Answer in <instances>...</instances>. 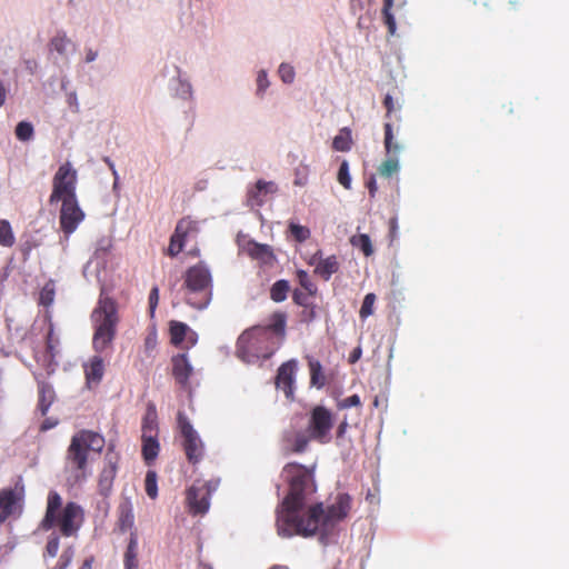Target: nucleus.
I'll return each mask as SVG.
<instances>
[{
	"label": "nucleus",
	"mask_w": 569,
	"mask_h": 569,
	"mask_svg": "<svg viewBox=\"0 0 569 569\" xmlns=\"http://www.w3.org/2000/svg\"><path fill=\"white\" fill-rule=\"evenodd\" d=\"M382 1H383V7H382L381 13H382L383 22L387 26L389 33L395 34L397 26H396L395 17L391 12V9L393 6V0H382Z\"/></svg>",
	"instance_id": "35"
},
{
	"label": "nucleus",
	"mask_w": 569,
	"mask_h": 569,
	"mask_svg": "<svg viewBox=\"0 0 569 569\" xmlns=\"http://www.w3.org/2000/svg\"><path fill=\"white\" fill-rule=\"evenodd\" d=\"M347 427H348L347 421H342V422L339 425V427H338V429H337V437H338V438L343 437V435H345V432H346Z\"/></svg>",
	"instance_id": "57"
},
{
	"label": "nucleus",
	"mask_w": 569,
	"mask_h": 569,
	"mask_svg": "<svg viewBox=\"0 0 569 569\" xmlns=\"http://www.w3.org/2000/svg\"><path fill=\"white\" fill-rule=\"evenodd\" d=\"M138 551V535L136 531H131L128 546L123 555L124 569H139Z\"/></svg>",
	"instance_id": "24"
},
{
	"label": "nucleus",
	"mask_w": 569,
	"mask_h": 569,
	"mask_svg": "<svg viewBox=\"0 0 569 569\" xmlns=\"http://www.w3.org/2000/svg\"><path fill=\"white\" fill-rule=\"evenodd\" d=\"M106 466L99 475L98 488L102 496H108L112 489L118 471L119 456L112 451V447L106 453Z\"/></svg>",
	"instance_id": "16"
},
{
	"label": "nucleus",
	"mask_w": 569,
	"mask_h": 569,
	"mask_svg": "<svg viewBox=\"0 0 569 569\" xmlns=\"http://www.w3.org/2000/svg\"><path fill=\"white\" fill-rule=\"evenodd\" d=\"M69 44L70 40L64 34H57L54 38H52L50 42L52 50L57 51L60 54L66 53Z\"/></svg>",
	"instance_id": "42"
},
{
	"label": "nucleus",
	"mask_w": 569,
	"mask_h": 569,
	"mask_svg": "<svg viewBox=\"0 0 569 569\" xmlns=\"http://www.w3.org/2000/svg\"><path fill=\"white\" fill-rule=\"evenodd\" d=\"M268 87H269V80H268L267 72L264 70H261V71H259L258 77H257V93L263 94V92L267 90Z\"/></svg>",
	"instance_id": "49"
},
{
	"label": "nucleus",
	"mask_w": 569,
	"mask_h": 569,
	"mask_svg": "<svg viewBox=\"0 0 569 569\" xmlns=\"http://www.w3.org/2000/svg\"><path fill=\"white\" fill-rule=\"evenodd\" d=\"M144 489L149 498L156 499L158 497L157 472L149 470L144 479Z\"/></svg>",
	"instance_id": "38"
},
{
	"label": "nucleus",
	"mask_w": 569,
	"mask_h": 569,
	"mask_svg": "<svg viewBox=\"0 0 569 569\" xmlns=\"http://www.w3.org/2000/svg\"><path fill=\"white\" fill-rule=\"evenodd\" d=\"M58 423L57 420H53L51 418H47L40 426V430L41 431H47V430H50L52 429L53 427H56Z\"/></svg>",
	"instance_id": "55"
},
{
	"label": "nucleus",
	"mask_w": 569,
	"mask_h": 569,
	"mask_svg": "<svg viewBox=\"0 0 569 569\" xmlns=\"http://www.w3.org/2000/svg\"><path fill=\"white\" fill-rule=\"evenodd\" d=\"M278 187L273 181H264L259 179L254 187L248 191V201L252 206H262L266 201V197L270 193H276Z\"/></svg>",
	"instance_id": "19"
},
{
	"label": "nucleus",
	"mask_w": 569,
	"mask_h": 569,
	"mask_svg": "<svg viewBox=\"0 0 569 569\" xmlns=\"http://www.w3.org/2000/svg\"><path fill=\"white\" fill-rule=\"evenodd\" d=\"M92 563H93V558L90 557L83 561V563L81 565V567L79 569H91Z\"/></svg>",
	"instance_id": "60"
},
{
	"label": "nucleus",
	"mask_w": 569,
	"mask_h": 569,
	"mask_svg": "<svg viewBox=\"0 0 569 569\" xmlns=\"http://www.w3.org/2000/svg\"><path fill=\"white\" fill-rule=\"evenodd\" d=\"M289 231L293 239L298 242H305L310 238L311 234L310 229L308 227L295 222L289 223Z\"/></svg>",
	"instance_id": "37"
},
{
	"label": "nucleus",
	"mask_w": 569,
	"mask_h": 569,
	"mask_svg": "<svg viewBox=\"0 0 569 569\" xmlns=\"http://www.w3.org/2000/svg\"><path fill=\"white\" fill-rule=\"evenodd\" d=\"M198 233V221L189 216L181 218L171 234L168 254L170 257H177L183 250L184 243L190 239H196Z\"/></svg>",
	"instance_id": "11"
},
{
	"label": "nucleus",
	"mask_w": 569,
	"mask_h": 569,
	"mask_svg": "<svg viewBox=\"0 0 569 569\" xmlns=\"http://www.w3.org/2000/svg\"><path fill=\"white\" fill-rule=\"evenodd\" d=\"M297 370L298 361L296 359H290L278 368L274 378L276 388L283 391L286 398L289 400H293L295 398V381Z\"/></svg>",
	"instance_id": "15"
},
{
	"label": "nucleus",
	"mask_w": 569,
	"mask_h": 569,
	"mask_svg": "<svg viewBox=\"0 0 569 569\" xmlns=\"http://www.w3.org/2000/svg\"><path fill=\"white\" fill-rule=\"evenodd\" d=\"M385 129V150L387 159H385L378 167V172L383 178H391L399 171L398 153L402 147L400 143L393 141V128L390 121H387L383 126Z\"/></svg>",
	"instance_id": "10"
},
{
	"label": "nucleus",
	"mask_w": 569,
	"mask_h": 569,
	"mask_svg": "<svg viewBox=\"0 0 569 569\" xmlns=\"http://www.w3.org/2000/svg\"><path fill=\"white\" fill-rule=\"evenodd\" d=\"M77 170L70 162L61 164L52 179V191L49 197L50 204L64 201V199L77 198Z\"/></svg>",
	"instance_id": "8"
},
{
	"label": "nucleus",
	"mask_w": 569,
	"mask_h": 569,
	"mask_svg": "<svg viewBox=\"0 0 569 569\" xmlns=\"http://www.w3.org/2000/svg\"><path fill=\"white\" fill-rule=\"evenodd\" d=\"M7 91L3 83L0 81V107L4 104Z\"/></svg>",
	"instance_id": "58"
},
{
	"label": "nucleus",
	"mask_w": 569,
	"mask_h": 569,
	"mask_svg": "<svg viewBox=\"0 0 569 569\" xmlns=\"http://www.w3.org/2000/svg\"><path fill=\"white\" fill-rule=\"evenodd\" d=\"M104 443V438L92 430L82 429L71 437L66 452L64 469L71 475L73 483L87 479L90 452L101 453Z\"/></svg>",
	"instance_id": "2"
},
{
	"label": "nucleus",
	"mask_w": 569,
	"mask_h": 569,
	"mask_svg": "<svg viewBox=\"0 0 569 569\" xmlns=\"http://www.w3.org/2000/svg\"><path fill=\"white\" fill-rule=\"evenodd\" d=\"M315 318V307L310 303L309 308H305L302 311V319L306 321H311Z\"/></svg>",
	"instance_id": "54"
},
{
	"label": "nucleus",
	"mask_w": 569,
	"mask_h": 569,
	"mask_svg": "<svg viewBox=\"0 0 569 569\" xmlns=\"http://www.w3.org/2000/svg\"><path fill=\"white\" fill-rule=\"evenodd\" d=\"M523 0H510V4H512L513 7L520 4Z\"/></svg>",
	"instance_id": "63"
},
{
	"label": "nucleus",
	"mask_w": 569,
	"mask_h": 569,
	"mask_svg": "<svg viewBox=\"0 0 569 569\" xmlns=\"http://www.w3.org/2000/svg\"><path fill=\"white\" fill-rule=\"evenodd\" d=\"M97 56H98V53L96 51H93L92 49H89L86 54V61L92 62L96 60Z\"/></svg>",
	"instance_id": "59"
},
{
	"label": "nucleus",
	"mask_w": 569,
	"mask_h": 569,
	"mask_svg": "<svg viewBox=\"0 0 569 569\" xmlns=\"http://www.w3.org/2000/svg\"><path fill=\"white\" fill-rule=\"evenodd\" d=\"M367 188L369 190V194L371 197H375L376 192H377V183H376V179L375 177H371L369 179V181L367 182Z\"/></svg>",
	"instance_id": "56"
},
{
	"label": "nucleus",
	"mask_w": 569,
	"mask_h": 569,
	"mask_svg": "<svg viewBox=\"0 0 569 569\" xmlns=\"http://www.w3.org/2000/svg\"><path fill=\"white\" fill-rule=\"evenodd\" d=\"M118 525L119 529L124 532L133 527L134 516L132 506L129 501L120 503L118 508Z\"/></svg>",
	"instance_id": "30"
},
{
	"label": "nucleus",
	"mask_w": 569,
	"mask_h": 569,
	"mask_svg": "<svg viewBox=\"0 0 569 569\" xmlns=\"http://www.w3.org/2000/svg\"><path fill=\"white\" fill-rule=\"evenodd\" d=\"M280 347L270 329L253 328L243 332L237 342V356L247 363L269 359Z\"/></svg>",
	"instance_id": "5"
},
{
	"label": "nucleus",
	"mask_w": 569,
	"mask_h": 569,
	"mask_svg": "<svg viewBox=\"0 0 569 569\" xmlns=\"http://www.w3.org/2000/svg\"><path fill=\"white\" fill-rule=\"evenodd\" d=\"M157 346V339H156V336H148L146 339H144V348L147 351H152Z\"/></svg>",
	"instance_id": "53"
},
{
	"label": "nucleus",
	"mask_w": 569,
	"mask_h": 569,
	"mask_svg": "<svg viewBox=\"0 0 569 569\" xmlns=\"http://www.w3.org/2000/svg\"><path fill=\"white\" fill-rule=\"evenodd\" d=\"M177 425L182 438L181 446L188 462L191 465L199 463L203 459L206 452L202 439L194 430L183 411L178 412Z\"/></svg>",
	"instance_id": "7"
},
{
	"label": "nucleus",
	"mask_w": 569,
	"mask_h": 569,
	"mask_svg": "<svg viewBox=\"0 0 569 569\" xmlns=\"http://www.w3.org/2000/svg\"><path fill=\"white\" fill-rule=\"evenodd\" d=\"M182 289L189 306L196 309L207 308L212 297V277L209 269L202 263L188 268Z\"/></svg>",
	"instance_id": "6"
},
{
	"label": "nucleus",
	"mask_w": 569,
	"mask_h": 569,
	"mask_svg": "<svg viewBox=\"0 0 569 569\" xmlns=\"http://www.w3.org/2000/svg\"><path fill=\"white\" fill-rule=\"evenodd\" d=\"M73 551L71 548L64 550L59 557L58 562L52 569H67L72 560Z\"/></svg>",
	"instance_id": "48"
},
{
	"label": "nucleus",
	"mask_w": 569,
	"mask_h": 569,
	"mask_svg": "<svg viewBox=\"0 0 569 569\" xmlns=\"http://www.w3.org/2000/svg\"><path fill=\"white\" fill-rule=\"evenodd\" d=\"M142 436H158V416L154 405L148 406L147 412L142 419Z\"/></svg>",
	"instance_id": "28"
},
{
	"label": "nucleus",
	"mask_w": 569,
	"mask_h": 569,
	"mask_svg": "<svg viewBox=\"0 0 569 569\" xmlns=\"http://www.w3.org/2000/svg\"><path fill=\"white\" fill-rule=\"evenodd\" d=\"M84 218L86 213L80 208L78 198L64 199V201H61L59 224L66 237L73 233Z\"/></svg>",
	"instance_id": "13"
},
{
	"label": "nucleus",
	"mask_w": 569,
	"mask_h": 569,
	"mask_svg": "<svg viewBox=\"0 0 569 569\" xmlns=\"http://www.w3.org/2000/svg\"><path fill=\"white\" fill-rule=\"evenodd\" d=\"M142 449L141 453L144 462L148 466H151L157 459L160 451V443L158 441V436H141Z\"/></svg>",
	"instance_id": "25"
},
{
	"label": "nucleus",
	"mask_w": 569,
	"mask_h": 569,
	"mask_svg": "<svg viewBox=\"0 0 569 569\" xmlns=\"http://www.w3.org/2000/svg\"><path fill=\"white\" fill-rule=\"evenodd\" d=\"M350 243L362 251L366 257H370L373 253V247L370 237L366 233H359L352 236Z\"/></svg>",
	"instance_id": "33"
},
{
	"label": "nucleus",
	"mask_w": 569,
	"mask_h": 569,
	"mask_svg": "<svg viewBox=\"0 0 569 569\" xmlns=\"http://www.w3.org/2000/svg\"><path fill=\"white\" fill-rule=\"evenodd\" d=\"M172 376L176 381L186 386L189 381L190 376L192 375V367L188 360L186 353H179L172 357Z\"/></svg>",
	"instance_id": "20"
},
{
	"label": "nucleus",
	"mask_w": 569,
	"mask_h": 569,
	"mask_svg": "<svg viewBox=\"0 0 569 569\" xmlns=\"http://www.w3.org/2000/svg\"><path fill=\"white\" fill-rule=\"evenodd\" d=\"M60 547V539L57 535H52L47 542L44 557H56Z\"/></svg>",
	"instance_id": "46"
},
{
	"label": "nucleus",
	"mask_w": 569,
	"mask_h": 569,
	"mask_svg": "<svg viewBox=\"0 0 569 569\" xmlns=\"http://www.w3.org/2000/svg\"><path fill=\"white\" fill-rule=\"evenodd\" d=\"M269 569H289V568L287 566H282V565H273Z\"/></svg>",
	"instance_id": "62"
},
{
	"label": "nucleus",
	"mask_w": 569,
	"mask_h": 569,
	"mask_svg": "<svg viewBox=\"0 0 569 569\" xmlns=\"http://www.w3.org/2000/svg\"><path fill=\"white\" fill-rule=\"evenodd\" d=\"M361 356V350L360 349H356L351 356H350V362L353 363L356 362Z\"/></svg>",
	"instance_id": "61"
},
{
	"label": "nucleus",
	"mask_w": 569,
	"mask_h": 569,
	"mask_svg": "<svg viewBox=\"0 0 569 569\" xmlns=\"http://www.w3.org/2000/svg\"><path fill=\"white\" fill-rule=\"evenodd\" d=\"M289 291V281L284 279L278 280L272 284L270 289V298L274 302H282L287 299Z\"/></svg>",
	"instance_id": "32"
},
{
	"label": "nucleus",
	"mask_w": 569,
	"mask_h": 569,
	"mask_svg": "<svg viewBox=\"0 0 569 569\" xmlns=\"http://www.w3.org/2000/svg\"><path fill=\"white\" fill-rule=\"evenodd\" d=\"M281 477L289 490L277 509L278 535L282 538H309L320 533V541L326 543L328 535L349 515L351 497L348 493H339L327 509L319 502L302 513L308 497L317 490L315 469L289 462L282 468Z\"/></svg>",
	"instance_id": "1"
},
{
	"label": "nucleus",
	"mask_w": 569,
	"mask_h": 569,
	"mask_svg": "<svg viewBox=\"0 0 569 569\" xmlns=\"http://www.w3.org/2000/svg\"><path fill=\"white\" fill-rule=\"evenodd\" d=\"M34 133L33 126L28 121H21L16 127V137L20 141H29Z\"/></svg>",
	"instance_id": "39"
},
{
	"label": "nucleus",
	"mask_w": 569,
	"mask_h": 569,
	"mask_svg": "<svg viewBox=\"0 0 569 569\" xmlns=\"http://www.w3.org/2000/svg\"><path fill=\"white\" fill-rule=\"evenodd\" d=\"M187 337L189 339V343L193 346L197 341L194 332H192L190 328L183 322H170V339L172 345L181 346Z\"/></svg>",
	"instance_id": "23"
},
{
	"label": "nucleus",
	"mask_w": 569,
	"mask_h": 569,
	"mask_svg": "<svg viewBox=\"0 0 569 569\" xmlns=\"http://www.w3.org/2000/svg\"><path fill=\"white\" fill-rule=\"evenodd\" d=\"M278 73L284 83H291L295 80V69L292 66L288 63H281Z\"/></svg>",
	"instance_id": "45"
},
{
	"label": "nucleus",
	"mask_w": 569,
	"mask_h": 569,
	"mask_svg": "<svg viewBox=\"0 0 569 569\" xmlns=\"http://www.w3.org/2000/svg\"><path fill=\"white\" fill-rule=\"evenodd\" d=\"M159 303V288L154 286L149 293V310L150 315L153 316L156 308Z\"/></svg>",
	"instance_id": "51"
},
{
	"label": "nucleus",
	"mask_w": 569,
	"mask_h": 569,
	"mask_svg": "<svg viewBox=\"0 0 569 569\" xmlns=\"http://www.w3.org/2000/svg\"><path fill=\"white\" fill-rule=\"evenodd\" d=\"M383 106L387 110L386 112V118L387 119H390L391 118V113L393 112L395 110V103H393V99L392 97L388 93L386 94L385 99H383Z\"/></svg>",
	"instance_id": "52"
},
{
	"label": "nucleus",
	"mask_w": 569,
	"mask_h": 569,
	"mask_svg": "<svg viewBox=\"0 0 569 569\" xmlns=\"http://www.w3.org/2000/svg\"><path fill=\"white\" fill-rule=\"evenodd\" d=\"M16 238L8 220H0V246L10 248L14 244Z\"/></svg>",
	"instance_id": "34"
},
{
	"label": "nucleus",
	"mask_w": 569,
	"mask_h": 569,
	"mask_svg": "<svg viewBox=\"0 0 569 569\" xmlns=\"http://www.w3.org/2000/svg\"><path fill=\"white\" fill-rule=\"evenodd\" d=\"M313 293H309V291L307 290H299V289H296L292 293V300L296 305L300 306V307H303V308H309L310 307V297L312 296Z\"/></svg>",
	"instance_id": "43"
},
{
	"label": "nucleus",
	"mask_w": 569,
	"mask_h": 569,
	"mask_svg": "<svg viewBox=\"0 0 569 569\" xmlns=\"http://www.w3.org/2000/svg\"><path fill=\"white\" fill-rule=\"evenodd\" d=\"M337 179L345 189L351 188V177L349 173V164L343 160L339 167Z\"/></svg>",
	"instance_id": "41"
},
{
	"label": "nucleus",
	"mask_w": 569,
	"mask_h": 569,
	"mask_svg": "<svg viewBox=\"0 0 569 569\" xmlns=\"http://www.w3.org/2000/svg\"><path fill=\"white\" fill-rule=\"evenodd\" d=\"M59 343H60L59 338L54 333V326H53V323H50L49 330H48L47 337H46V349L51 359H53L56 357L57 347L59 346Z\"/></svg>",
	"instance_id": "36"
},
{
	"label": "nucleus",
	"mask_w": 569,
	"mask_h": 569,
	"mask_svg": "<svg viewBox=\"0 0 569 569\" xmlns=\"http://www.w3.org/2000/svg\"><path fill=\"white\" fill-rule=\"evenodd\" d=\"M297 277H298V281H299L300 286L305 290L309 291V293H315L316 292V287L312 283V281L310 280L309 274L307 273V271L299 270L297 272Z\"/></svg>",
	"instance_id": "47"
},
{
	"label": "nucleus",
	"mask_w": 569,
	"mask_h": 569,
	"mask_svg": "<svg viewBox=\"0 0 569 569\" xmlns=\"http://www.w3.org/2000/svg\"><path fill=\"white\" fill-rule=\"evenodd\" d=\"M54 293L56 292L53 286L51 283H47L40 292V305L49 307L54 300Z\"/></svg>",
	"instance_id": "44"
},
{
	"label": "nucleus",
	"mask_w": 569,
	"mask_h": 569,
	"mask_svg": "<svg viewBox=\"0 0 569 569\" xmlns=\"http://www.w3.org/2000/svg\"><path fill=\"white\" fill-rule=\"evenodd\" d=\"M104 375V363L100 356H93L88 363L84 365L86 383L88 388L98 386Z\"/></svg>",
	"instance_id": "21"
},
{
	"label": "nucleus",
	"mask_w": 569,
	"mask_h": 569,
	"mask_svg": "<svg viewBox=\"0 0 569 569\" xmlns=\"http://www.w3.org/2000/svg\"><path fill=\"white\" fill-rule=\"evenodd\" d=\"M83 521L84 512L80 505L69 501L62 507V498L57 491L48 493L46 512L40 522L42 530L58 528L63 537H74Z\"/></svg>",
	"instance_id": "3"
},
{
	"label": "nucleus",
	"mask_w": 569,
	"mask_h": 569,
	"mask_svg": "<svg viewBox=\"0 0 569 569\" xmlns=\"http://www.w3.org/2000/svg\"><path fill=\"white\" fill-rule=\"evenodd\" d=\"M312 440L310 433L305 431L288 432L284 436L286 449L291 453H302Z\"/></svg>",
	"instance_id": "22"
},
{
	"label": "nucleus",
	"mask_w": 569,
	"mask_h": 569,
	"mask_svg": "<svg viewBox=\"0 0 569 569\" xmlns=\"http://www.w3.org/2000/svg\"><path fill=\"white\" fill-rule=\"evenodd\" d=\"M352 147L351 130L347 127L342 128L339 133L333 138L332 148L336 151L346 152Z\"/></svg>",
	"instance_id": "31"
},
{
	"label": "nucleus",
	"mask_w": 569,
	"mask_h": 569,
	"mask_svg": "<svg viewBox=\"0 0 569 569\" xmlns=\"http://www.w3.org/2000/svg\"><path fill=\"white\" fill-rule=\"evenodd\" d=\"M214 488L211 482L197 481L187 490V502L191 513L202 515L208 511Z\"/></svg>",
	"instance_id": "14"
},
{
	"label": "nucleus",
	"mask_w": 569,
	"mask_h": 569,
	"mask_svg": "<svg viewBox=\"0 0 569 569\" xmlns=\"http://www.w3.org/2000/svg\"><path fill=\"white\" fill-rule=\"evenodd\" d=\"M379 405H380L379 397L376 396L375 399H373V406L375 407H379Z\"/></svg>",
	"instance_id": "64"
},
{
	"label": "nucleus",
	"mask_w": 569,
	"mask_h": 569,
	"mask_svg": "<svg viewBox=\"0 0 569 569\" xmlns=\"http://www.w3.org/2000/svg\"><path fill=\"white\" fill-rule=\"evenodd\" d=\"M244 250L250 258L262 264L272 266L276 261V256L269 244L258 243L250 240L247 242Z\"/></svg>",
	"instance_id": "18"
},
{
	"label": "nucleus",
	"mask_w": 569,
	"mask_h": 569,
	"mask_svg": "<svg viewBox=\"0 0 569 569\" xmlns=\"http://www.w3.org/2000/svg\"><path fill=\"white\" fill-rule=\"evenodd\" d=\"M307 359L310 372V385L317 389L323 388L327 383V379L323 373L322 365L312 357H307Z\"/></svg>",
	"instance_id": "27"
},
{
	"label": "nucleus",
	"mask_w": 569,
	"mask_h": 569,
	"mask_svg": "<svg viewBox=\"0 0 569 569\" xmlns=\"http://www.w3.org/2000/svg\"><path fill=\"white\" fill-rule=\"evenodd\" d=\"M333 427V417L329 409L323 406H316L311 412L307 427V432L313 441L326 445L331 441V429Z\"/></svg>",
	"instance_id": "9"
},
{
	"label": "nucleus",
	"mask_w": 569,
	"mask_h": 569,
	"mask_svg": "<svg viewBox=\"0 0 569 569\" xmlns=\"http://www.w3.org/2000/svg\"><path fill=\"white\" fill-rule=\"evenodd\" d=\"M94 332L92 347L102 353L111 347L119 322L118 306L114 299L100 296L97 307L91 313Z\"/></svg>",
	"instance_id": "4"
},
{
	"label": "nucleus",
	"mask_w": 569,
	"mask_h": 569,
	"mask_svg": "<svg viewBox=\"0 0 569 569\" xmlns=\"http://www.w3.org/2000/svg\"><path fill=\"white\" fill-rule=\"evenodd\" d=\"M360 406H361V400L358 395H352L350 397H347L339 402V408H341V409H347V408H351V407H360Z\"/></svg>",
	"instance_id": "50"
},
{
	"label": "nucleus",
	"mask_w": 569,
	"mask_h": 569,
	"mask_svg": "<svg viewBox=\"0 0 569 569\" xmlns=\"http://www.w3.org/2000/svg\"><path fill=\"white\" fill-rule=\"evenodd\" d=\"M39 392V401L38 409L41 412V416H46L49 411V408L53 403L56 399V393L53 388L47 382H40L38 387Z\"/></svg>",
	"instance_id": "26"
},
{
	"label": "nucleus",
	"mask_w": 569,
	"mask_h": 569,
	"mask_svg": "<svg viewBox=\"0 0 569 569\" xmlns=\"http://www.w3.org/2000/svg\"><path fill=\"white\" fill-rule=\"evenodd\" d=\"M376 299H377L376 295L372 292L367 293L365 296L361 308L359 310L360 319L365 320L373 313V306H375Z\"/></svg>",
	"instance_id": "40"
},
{
	"label": "nucleus",
	"mask_w": 569,
	"mask_h": 569,
	"mask_svg": "<svg viewBox=\"0 0 569 569\" xmlns=\"http://www.w3.org/2000/svg\"><path fill=\"white\" fill-rule=\"evenodd\" d=\"M286 321L287 317L283 312H276L272 315L271 323L260 328L270 329V332H272V336L276 337V340L280 341L281 343L286 336Z\"/></svg>",
	"instance_id": "29"
},
{
	"label": "nucleus",
	"mask_w": 569,
	"mask_h": 569,
	"mask_svg": "<svg viewBox=\"0 0 569 569\" xmlns=\"http://www.w3.org/2000/svg\"><path fill=\"white\" fill-rule=\"evenodd\" d=\"M309 263L316 264L315 273L326 281H328L333 273L338 272L340 267L336 256L332 254L322 259L320 250L312 256Z\"/></svg>",
	"instance_id": "17"
},
{
	"label": "nucleus",
	"mask_w": 569,
	"mask_h": 569,
	"mask_svg": "<svg viewBox=\"0 0 569 569\" xmlns=\"http://www.w3.org/2000/svg\"><path fill=\"white\" fill-rule=\"evenodd\" d=\"M23 498L24 487L20 481L13 488L0 490V523L11 516L21 513Z\"/></svg>",
	"instance_id": "12"
}]
</instances>
